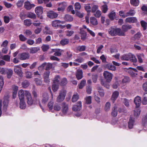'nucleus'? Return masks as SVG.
<instances>
[{
    "label": "nucleus",
    "mask_w": 147,
    "mask_h": 147,
    "mask_svg": "<svg viewBox=\"0 0 147 147\" xmlns=\"http://www.w3.org/2000/svg\"><path fill=\"white\" fill-rule=\"evenodd\" d=\"M103 75L106 81L105 82L102 81L101 82V84L102 85L104 86L107 88H109V86L108 82H109L111 81L113 74L107 71H104L103 73Z\"/></svg>",
    "instance_id": "nucleus-1"
},
{
    "label": "nucleus",
    "mask_w": 147,
    "mask_h": 147,
    "mask_svg": "<svg viewBox=\"0 0 147 147\" xmlns=\"http://www.w3.org/2000/svg\"><path fill=\"white\" fill-rule=\"evenodd\" d=\"M108 32L109 34L112 36H115L117 35L120 36H125V33L122 31L119 28L115 27H111L109 29Z\"/></svg>",
    "instance_id": "nucleus-2"
},
{
    "label": "nucleus",
    "mask_w": 147,
    "mask_h": 147,
    "mask_svg": "<svg viewBox=\"0 0 147 147\" xmlns=\"http://www.w3.org/2000/svg\"><path fill=\"white\" fill-rule=\"evenodd\" d=\"M121 58L122 60L128 61L130 60L131 61L136 63L137 61L135 56L131 53L125 54L121 57Z\"/></svg>",
    "instance_id": "nucleus-3"
},
{
    "label": "nucleus",
    "mask_w": 147,
    "mask_h": 147,
    "mask_svg": "<svg viewBox=\"0 0 147 147\" xmlns=\"http://www.w3.org/2000/svg\"><path fill=\"white\" fill-rule=\"evenodd\" d=\"M66 92L65 90H62L59 93V95L57 97L56 101L57 102H61L63 101L65 98Z\"/></svg>",
    "instance_id": "nucleus-4"
},
{
    "label": "nucleus",
    "mask_w": 147,
    "mask_h": 147,
    "mask_svg": "<svg viewBox=\"0 0 147 147\" xmlns=\"http://www.w3.org/2000/svg\"><path fill=\"white\" fill-rule=\"evenodd\" d=\"M30 55L28 53H20L18 55V57L19 59L21 60H24L29 58Z\"/></svg>",
    "instance_id": "nucleus-5"
},
{
    "label": "nucleus",
    "mask_w": 147,
    "mask_h": 147,
    "mask_svg": "<svg viewBox=\"0 0 147 147\" xmlns=\"http://www.w3.org/2000/svg\"><path fill=\"white\" fill-rule=\"evenodd\" d=\"M29 92L28 91L23 90L22 89L20 90L18 92V94L19 98L20 100H24V95L26 97L27 95V93H28Z\"/></svg>",
    "instance_id": "nucleus-6"
},
{
    "label": "nucleus",
    "mask_w": 147,
    "mask_h": 147,
    "mask_svg": "<svg viewBox=\"0 0 147 147\" xmlns=\"http://www.w3.org/2000/svg\"><path fill=\"white\" fill-rule=\"evenodd\" d=\"M57 5L58 6L57 10L59 11H64L67 5V3L65 2L58 3Z\"/></svg>",
    "instance_id": "nucleus-7"
},
{
    "label": "nucleus",
    "mask_w": 147,
    "mask_h": 147,
    "mask_svg": "<svg viewBox=\"0 0 147 147\" xmlns=\"http://www.w3.org/2000/svg\"><path fill=\"white\" fill-rule=\"evenodd\" d=\"M35 12L38 16V17L40 19L42 18V17L41 16L43 12V8L42 7L39 6L36 7L35 9Z\"/></svg>",
    "instance_id": "nucleus-8"
},
{
    "label": "nucleus",
    "mask_w": 147,
    "mask_h": 147,
    "mask_svg": "<svg viewBox=\"0 0 147 147\" xmlns=\"http://www.w3.org/2000/svg\"><path fill=\"white\" fill-rule=\"evenodd\" d=\"M14 71L15 73L20 76H22L23 73L20 66L19 65H16L14 66Z\"/></svg>",
    "instance_id": "nucleus-9"
},
{
    "label": "nucleus",
    "mask_w": 147,
    "mask_h": 147,
    "mask_svg": "<svg viewBox=\"0 0 147 147\" xmlns=\"http://www.w3.org/2000/svg\"><path fill=\"white\" fill-rule=\"evenodd\" d=\"M49 89L50 90V92L51 94V100L49 101L47 105V106L49 109L51 110L53 109V93L51 91V88L50 87L49 88Z\"/></svg>",
    "instance_id": "nucleus-10"
},
{
    "label": "nucleus",
    "mask_w": 147,
    "mask_h": 147,
    "mask_svg": "<svg viewBox=\"0 0 147 147\" xmlns=\"http://www.w3.org/2000/svg\"><path fill=\"white\" fill-rule=\"evenodd\" d=\"M58 16V14L57 13L53 11H48L47 13V16L49 18L53 19L56 18Z\"/></svg>",
    "instance_id": "nucleus-11"
},
{
    "label": "nucleus",
    "mask_w": 147,
    "mask_h": 147,
    "mask_svg": "<svg viewBox=\"0 0 147 147\" xmlns=\"http://www.w3.org/2000/svg\"><path fill=\"white\" fill-rule=\"evenodd\" d=\"M62 107V112L63 114H66L68 111V105L65 102H63L61 104Z\"/></svg>",
    "instance_id": "nucleus-12"
},
{
    "label": "nucleus",
    "mask_w": 147,
    "mask_h": 147,
    "mask_svg": "<svg viewBox=\"0 0 147 147\" xmlns=\"http://www.w3.org/2000/svg\"><path fill=\"white\" fill-rule=\"evenodd\" d=\"M27 95L26 96L27 100V103L28 105H32L33 103V100L31 96V94L29 92L26 94Z\"/></svg>",
    "instance_id": "nucleus-13"
},
{
    "label": "nucleus",
    "mask_w": 147,
    "mask_h": 147,
    "mask_svg": "<svg viewBox=\"0 0 147 147\" xmlns=\"http://www.w3.org/2000/svg\"><path fill=\"white\" fill-rule=\"evenodd\" d=\"M49 99V96L46 92L43 93L42 95V103H45L47 102Z\"/></svg>",
    "instance_id": "nucleus-14"
},
{
    "label": "nucleus",
    "mask_w": 147,
    "mask_h": 147,
    "mask_svg": "<svg viewBox=\"0 0 147 147\" xmlns=\"http://www.w3.org/2000/svg\"><path fill=\"white\" fill-rule=\"evenodd\" d=\"M134 102L136 105V107L139 108L141 103V97L139 96L136 97L134 100Z\"/></svg>",
    "instance_id": "nucleus-15"
},
{
    "label": "nucleus",
    "mask_w": 147,
    "mask_h": 147,
    "mask_svg": "<svg viewBox=\"0 0 147 147\" xmlns=\"http://www.w3.org/2000/svg\"><path fill=\"white\" fill-rule=\"evenodd\" d=\"M82 107V102L81 101H78L76 105H74L72 107V110L74 111L80 110Z\"/></svg>",
    "instance_id": "nucleus-16"
},
{
    "label": "nucleus",
    "mask_w": 147,
    "mask_h": 147,
    "mask_svg": "<svg viewBox=\"0 0 147 147\" xmlns=\"http://www.w3.org/2000/svg\"><path fill=\"white\" fill-rule=\"evenodd\" d=\"M24 7L27 10H30L32 8L35 7V5L33 4H31L29 1H26L24 3Z\"/></svg>",
    "instance_id": "nucleus-17"
},
{
    "label": "nucleus",
    "mask_w": 147,
    "mask_h": 147,
    "mask_svg": "<svg viewBox=\"0 0 147 147\" xmlns=\"http://www.w3.org/2000/svg\"><path fill=\"white\" fill-rule=\"evenodd\" d=\"M84 61V59L82 57H80L75 59L73 62V65L78 66L80 64L78 63H81Z\"/></svg>",
    "instance_id": "nucleus-18"
},
{
    "label": "nucleus",
    "mask_w": 147,
    "mask_h": 147,
    "mask_svg": "<svg viewBox=\"0 0 147 147\" xmlns=\"http://www.w3.org/2000/svg\"><path fill=\"white\" fill-rule=\"evenodd\" d=\"M137 19L135 17H128L126 18L125 20L126 22H128L130 23H133L136 22Z\"/></svg>",
    "instance_id": "nucleus-19"
},
{
    "label": "nucleus",
    "mask_w": 147,
    "mask_h": 147,
    "mask_svg": "<svg viewBox=\"0 0 147 147\" xmlns=\"http://www.w3.org/2000/svg\"><path fill=\"white\" fill-rule=\"evenodd\" d=\"M50 74V72L49 71H47L45 72L43 75V77L44 79V81L46 83H48L49 81V76Z\"/></svg>",
    "instance_id": "nucleus-20"
},
{
    "label": "nucleus",
    "mask_w": 147,
    "mask_h": 147,
    "mask_svg": "<svg viewBox=\"0 0 147 147\" xmlns=\"http://www.w3.org/2000/svg\"><path fill=\"white\" fill-rule=\"evenodd\" d=\"M9 103L8 98L7 97H5L4 98V100L3 101V109L5 111Z\"/></svg>",
    "instance_id": "nucleus-21"
},
{
    "label": "nucleus",
    "mask_w": 147,
    "mask_h": 147,
    "mask_svg": "<svg viewBox=\"0 0 147 147\" xmlns=\"http://www.w3.org/2000/svg\"><path fill=\"white\" fill-rule=\"evenodd\" d=\"M90 23L93 26H96L98 24L97 19L94 17H91L90 18Z\"/></svg>",
    "instance_id": "nucleus-22"
},
{
    "label": "nucleus",
    "mask_w": 147,
    "mask_h": 147,
    "mask_svg": "<svg viewBox=\"0 0 147 147\" xmlns=\"http://www.w3.org/2000/svg\"><path fill=\"white\" fill-rule=\"evenodd\" d=\"M52 51L53 52H55L54 55L55 56H59L61 55V53L63 51L59 49H52Z\"/></svg>",
    "instance_id": "nucleus-23"
},
{
    "label": "nucleus",
    "mask_w": 147,
    "mask_h": 147,
    "mask_svg": "<svg viewBox=\"0 0 147 147\" xmlns=\"http://www.w3.org/2000/svg\"><path fill=\"white\" fill-rule=\"evenodd\" d=\"M119 95V92L118 91H115L113 92L111 98V100H112L113 103H114V101L117 99Z\"/></svg>",
    "instance_id": "nucleus-24"
},
{
    "label": "nucleus",
    "mask_w": 147,
    "mask_h": 147,
    "mask_svg": "<svg viewBox=\"0 0 147 147\" xmlns=\"http://www.w3.org/2000/svg\"><path fill=\"white\" fill-rule=\"evenodd\" d=\"M105 67L108 69L112 71H114L116 69L115 66L110 63L106 64L105 65Z\"/></svg>",
    "instance_id": "nucleus-25"
},
{
    "label": "nucleus",
    "mask_w": 147,
    "mask_h": 147,
    "mask_svg": "<svg viewBox=\"0 0 147 147\" xmlns=\"http://www.w3.org/2000/svg\"><path fill=\"white\" fill-rule=\"evenodd\" d=\"M18 86L13 85L12 86V88L13 89V97L15 98L16 96L17 91L18 90Z\"/></svg>",
    "instance_id": "nucleus-26"
},
{
    "label": "nucleus",
    "mask_w": 147,
    "mask_h": 147,
    "mask_svg": "<svg viewBox=\"0 0 147 147\" xmlns=\"http://www.w3.org/2000/svg\"><path fill=\"white\" fill-rule=\"evenodd\" d=\"M76 76L78 80H79L83 78L82 71L81 70H78L77 71Z\"/></svg>",
    "instance_id": "nucleus-27"
},
{
    "label": "nucleus",
    "mask_w": 147,
    "mask_h": 147,
    "mask_svg": "<svg viewBox=\"0 0 147 147\" xmlns=\"http://www.w3.org/2000/svg\"><path fill=\"white\" fill-rule=\"evenodd\" d=\"M134 123V119L132 117H130L128 123V126L129 129H132L133 127Z\"/></svg>",
    "instance_id": "nucleus-28"
},
{
    "label": "nucleus",
    "mask_w": 147,
    "mask_h": 147,
    "mask_svg": "<svg viewBox=\"0 0 147 147\" xmlns=\"http://www.w3.org/2000/svg\"><path fill=\"white\" fill-rule=\"evenodd\" d=\"M131 26L130 25H123L122 26V31L125 33V32L127 31L128 30L131 29Z\"/></svg>",
    "instance_id": "nucleus-29"
},
{
    "label": "nucleus",
    "mask_w": 147,
    "mask_h": 147,
    "mask_svg": "<svg viewBox=\"0 0 147 147\" xmlns=\"http://www.w3.org/2000/svg\"><path fill=\"white\" fill-rule=\"evenodd\" d=\"M91 12L92 13H95L96 11L98 10V6L97 5L92 3L91 4Z\"/></svg>",
    "instance_id": "nucleus-30"
},
{
    "label": "nucleus",
    "mask_w": 147,
    "mask_h": 147,
    "mask_svg": "<svg viewBox=\"0 0 147 147\" xmlns=\"http://www.w3.org/2000/svg\"><path fill=\"white\" fill-rule=\"evenodd\" d=\"M40 49L38 47H32L30 49V53H35L39 51Z\"/></svg>",
    "instance_id": "nucleus-31"
},
{
    "label": "nucleus",
    "mask_w": 147,
    "mask_h": 147,
    "mask_svg": "<svg viewBox=\"0 0 147 147\" xmlns=\"http://www.w3.org/2000/svg\"><path fill=\"white\" fill-rule=\"evenodd\" d=\"M138 61L139 63H143V59L144 58V55L143 54H139L137 55Z\"/></svg>",
    "instance_id": "nucleus-32"
},
{
    "label": "nucleus",
    "mask_w": 147,
    "mask_h": 147,
    "mask_svg": "<svg viewBox=\"0 0 147 147\" xmlns=\"http://www.w3.org/2000/svg\"><path fill=\"white\" fill-rule=\"evenodd\" d=\"M59 20H55L53 21L51 23V25L53 27H59Z\"/></svg>",
    "instance_id": "nucleus-33"
},
{
    "label": "nucleus",
    "mask_w": 147,
    "mask_h": 147,
    "mask_svg": "<svg viewBox=\"0 0 147 147\" xmlns=\"http://www.w3.org/2000/svg\"><path fill=\"white\" fill-rule=\"evenodd\" d=\"M64 19L67 21L71 22L73 20V18L70 15H66L64 18Z\"/></svg>",
    "instance_id": "nucleus-34"
},
{
    "label": "nucleus",
    "mask_w": 147,
    "mask_h": 147,
    "mask_svg": "<svg viewBox=\"0 0 147 147\" xmlns=\"http://www.w3.org/2000/svg\"><path fill=\"white\" fill-rule=\"evenodd\" d=\"M80 33L81 34V39L83 40H84L86 38V32L83 30L82 28L80 29Z\"/></svg>",
    "instance_id": "nucleus-35"
},
{
    "label": "nucleus",
    "mask_w": 147,
    "mask_h": 147,
    "mask_svg": "<svg viewBox=\"0 0 147 147\" xmlns=\"http://www.w3.org/2000/svg\"><path fill=\"white\" fill-rule=\"evenodd\" d=\"M115 12L113 11L109 13V17L111 20H113L115 18Z\"/></svg>",
    "instance_id": "nucleus-36"
},
{
    "label": "nucleus",
    "mask_w": 147,
    "mask_h": 147,
    "mask_svg": "<svg viewBox=\"0 0 147 147\" xmlns=\"http://www.w3.org/2000/svg\"><path fill=\"white\" fill-rule=\"evenodd\" d=\"M131 4L134 6H138L139 3V0H130Z\"/></svg>",
    "instance_id": "nucleus-37"
},
{
    "label": "nucleus",
    "mask_w": 147,
    "mask_h": 147,
    "mask_svg": "<svg viewBox=\"0 0 147 147\" xmlns=\"http://www.w3.org/2000/svg\"><path fill=\"white\" fill-rule=\"evenodd\" d=\"M20 107L22 109H24L26 107V104L24 100H20Z\"/></svg>",
    "instance_id": "nucleus-38"
},
{
    "label": "nucleus",
    "mask_w": 147,
    "mask_h": 147,
    "mask_svg": "<svg viewBox=\"0 0 147 147\" xmlns=\"http://www.w3.org/2000/svg\"><path fill=\"white\" fill-rule=\"evenodd\" d=\"M44 33L46 34H52L53 32L50 30V28L47 26L45 27L44 30Z\"/></svg>",
    "instance_id": "nucleus-39"
},
{
    "label": "nucleus",
    "mask_w": 147,
    "mask_h": 147,
    "mask_svg": "<svg viewBox=\"0 0 147 147\" xmlns=\"http://www.w3.org/2000/svg\"><path fill=\"white\" fill-rule=\"evenodd\" d=\"M13 73V70L10 69H8L7 71L6 74L7 75V78H11Z\"/></svg>",
    "instance_id": "nucleus-40"
},
{
    "label": "nucleus",
    "mask_w": 147,
    "mask_h": 147,
    "mask_svg": "<svg viewBox=\"0 0 147 147\" xmlns=\"http://www.w3.org/2000/svg\"><path fill=\"white\" fill-rule=\"evenodd\" d=\"M141 111L138 108L136 107L134 110V115L135 117L138 116L140 114Z\"/></svg>",
    "instance_id": "nucleus-41"
},
{
    "label": "nucleus",
    "mask_w": 147,
    "mask_h": 147,
    "mask_svg": "<svg viewBox=\"0 0 147 147\" xmlns=\"http://www.w3.org/2000/svg\"><path fill=\"white\" fill-rule=\"evenodd\" d=\"M136 13L134 9H131L126 13L127 17L129 16H133Z\"/></svg>",
    "instance_id": "nucleus-42"
},
{
    "label": "nucleus",
    "mask_w": 147,
    "mask_h": 147,
    "mask_svg": "<svg viewBox=\"0 0 147 147\" xmlns=\"http://www.w3.org/2000/svg\"><path fill=\"white\" fill-rule=\"evenodd\" d=\"M79 98L78 95L77 93L74 94L73 95L72 98V101L73 102L76 101Z\"/></svg>",
    "instance_id": "nucleus-43"
},
{
    "label": "nucleus",
    "mask_w": 147,
    "mask_h": 147,
    "mask_svg": "<svg viewBox=\"0 0 147 147\" xmlns=\"http://www.w3.org/2000/svg\"><path fill=\"white\" fill-rule=\"evenodd\" d=\"M59 88V84L53 83L52 86V89L54 92H55Z\"/></svg>",
    "instance_id": "nucleus-44"
},
{
    "label": "nucleus",
    "mask_w": 147,
    "mask_h": 147,
    "mask_svg": "<svg viewBox=\"0 0 147 147\" xmlns=\"http://www.w3.org/2000/svg\"><path fill=\"white\" fill-rule=\"evenodd\" d=\"M27 17L31 19H35L36 18V16L34 13L30 12L27 14Z\"/></svg>",
    "instance_id": "nucleus-45"
},
{
    "label": "nucleus",
    "mask_w": 147,
    "mask_h": 147,
    "mask_svg": "<svg viewBox=\"0 0 147 147\" xmlns=\"http://www.w3.org/2000/svg\"><path fill=\"white\" fill-rule=\"evenodd\" d=\"M24 25L26 26H29L32 24L31 20L30 19H26L24 21Z\"/></svg>",
    "instance_id": "nucleus-46"
},
{
    "label": "nucleus",
    "mask_w": 147,
    "mask_h": 147,
    "mask_svg": "<svg viewBox=\"0 0 147 147\" xmlns=\"http://www.w3.org/2000/svg\"><path fill=\"white\" fill-rule=\"evenodd\" d=\"M92 7L90 5V4L86 5L85 7L86 10L88 13H90L91 11Z\"/></svg>",
    "instance_id": "nucleus-47"
},
{
    "label": "nucleus",
    "mask_w": 147,
    "mask_h": 147,
    "mask_svg": "<svg viewBox=\"0 0 147 147\" xmlns=\"http://www.w3.org/2000/svg\"><path fill=\"white\" fill-rule=\"evenodd\" d=\"M101 15V11L99 10H98L95 12V13L94 14V15L96 18H100Z\"/></svg>",
    "instance_id": "nucleus-48"
},
{
    "label": "nucleus",
    "mask_w": 147,
    "mask_h": 147,
    "mask_svg": "<svg viewBox=\"0 0 147 147\" xmlns=\"http://www.w3.org/2000/svg\"><path fill=\"white\" fill-rule=\"evenodd\" d=\"M108 9V6L106 4L103 5L102 6V10L104 13H106Z\"/></svg>",
    "instance_id": "nucleus-49"
},
{
    "label": "nucleus",
    "mask_w": 147,
    "mask_h": 147,
    "mask_svg": "<svg viewBox=\"0 0 147 147\" xmlns=\"http://www.w3.org/2000/svg\"><path fill=\"white\" fill-rule=\"evenodd\" d=\"M86 48V47L85 46L82 45L79 46L77 48V49L78 50L80 51H84Z\"/></svg>",
    "instance_id": "nucleus-50"
},
{
    "label": "nucleus",
    "mask_w": 147,
    "mask_h": 147,
    "mask_svg": "<svg viewBox=\"0 0 147 147\" xmlns=\"http://www.w3.org/2000/svg\"><path fill=\"white\" fill-rule=\"evenodd\" d=\"M10 57L8 55H5L2 57V59L5 61L9 62L10 61Z\"/></svg>",
    "instance_id": "nucleus-51"
},
{
    "label": "nucleus",
    "mask_w": 147,
    "mask_h": 147,
    "mask_svg": "<svg viewBox=\"0 0 147 147\" xmlns=\"http://www.w3.org/2000/svg\"><path fill=\"white\" fill-rule=\"evenodd\" d=\"M141 24L142 27L143 28L144 30H146V29L147 23L145 22L144 21L142 20L141 21Z\"/></svg>",
    "instance_id": "nucleus-52"
},
{
    "label": "nucleus",
    "mask_w": 147,
    "mask_h": 147,
    "mask_svg": "<svg viewBox=\"0 0 147 147\" xmlns=\"http://www.w3.org/2000/svg\"><path fill=\"white\" fill-rule=\"evenodd\" d=\"M86 83L85 80H83L79 85V88L80 89H82Z\"/></svg>",
    "instance_id": "nucleus-53"
},
{
    "label": "nucleus",
    "mask_w": 147,
    "mask_h": 147,
    "mask_svg": "<svg viewBox=\"0 0 147 147\" xmlns=\"http://www.w3.org/2000/svg\"><path fill=\"white\" fill-rule=\"evenodd\" d=\"M69 40L67 39H63L60 41V44L62 45H64L69 43Z\"/></svg>",
    "instance_id": "nucleus-54"
},
{
    "label": "nucleus",
    "mask_w": 147,
    "mask_h": 147,
    "mask_svg": "<svg viewBox=\"0 0 147 147\" xmlns=\"http://www.w3.org/2000/svg\"><path fill=\"white\" fill-rule=\"evenodd\" d=\"M26 76V78H30L32 77V73L30 71H26L25 73Z\"/></svg>",
    "instance_id": "nucleus-55"
},
{
    "label": "nucleus",
    "mask_w": 147,
    "mask_h": 147,
    "mask_svg": "<svg viewBox=\"0 0 147 147\" xmlns=\"http://www.w3.org/2000/svg\"><path fill=\"white\" fill-rule=\"evenodd\" d=\"M34 80L37 85L40 86L42 85V82L38 78H35L34 79Z\"/></svg>",
    "instance_id": "nucleus-56"
},
{
    "label": "nucleus",
    "mask_w": 147,
    "mask_h": 147,
    "mask_svg": "<svg viewBox=\"0 0 147 147\" xmlns=\"http://www.w3.org/2000/svg\"><path fill=\"white\" fill-rule=\"evenodd\" d=\"M60 78L59 76H57L55 78L53 81V83L59 84Z\"/></svg>",
    "instance_id": "nucleus-57"
},
{
    "label": "nucleus",
    "mask_w": 147,
    "mask_h": 147,
    "mask_svg": "<svg viewBox=\"0 0 147 147\" xmlns=\"http://www.w3.org/2000/svg\"><path fill=\"white\" fill-rule=\"evenodd\" d=\"M91 97L90 96H87L85 98L86 103L87 104H89L91 103Z\"/></svg>",
    "instance_id": "nucleus-58"
},
{
    "label": "nucleus",
    "mask_w": 147,
    "mask_h": 147,
    "mask_svg": "<svg viewBox=\"0 0 147 147\" xmlns=\"http://www.w3.org/2000/svg\"><path fill=\"white\" fill-rule=\"evenodd\" d=\"M10 19V18L7 16H5L3 17V20L4 22L6 24H7L9 23Z\"/></svg>",
    "instance_id": "nucleus-59"
},
{
    "label": "nucleus",
    "mask_w": 147,
    "mask_h": 147,
    "mask_svg": "<svg viewBox=\"0 0 147 147\" xmlns=\"http://www.w3.org/2000/svg\"><path fill=\"white\" fill-rule=\"evenodd\" d=\"M41 48L43 51H45L49 49V46L47 45H43L41 47Z\"/></svg>",
    "instance_id": "nucleus-60"
},
{
    "label": "nucleus",
    "mask_w": 147,
    "mask_h": 147,
    "mask_svg": "<svg viewBox=\"0 0 147 147\" xmlns=\"http://www.w3.org/2000/svg\"><path fill=\"white\" fill-rule=\"evenodd\" d=\"M111 106V104L109 102H107L105 105V110L106 111H109L110 109Z\"/></svg>",
    "instance_id": "nucleus-61"
},
{
    "label": "nucleus",
    "mask_w": 147,
    "mask_h": 147,
    "mask_svg": "<svg viewBox=\"0 0 147 147\" xmlns=\"http://www.w3.org/2000/svg\"><path fill=\"white\" fill-rule=\"evenodd\" d=\"M54 109L56 111H59L61 109V107L59 105L55 104L54 106Z\"/></svg>",
    "instance_id": "nucleus-62"
},
{
    "label": "nucleus",
    "mask_w": 147,
    "mask_h": 147,
    "mask_svg": "<svg viewBox=\"0 0 147 147\" xmlns=\"http://www.w3.org/2000/svg\"><path fill=\"white\" fill-rule=\"evenodd\" d=\"M22 85L24 88H26L29 85V82L27 80L24 81L22 82Z\"/></svg>",
    "instance_id": "nucleus-63"
},
{
    "label": "nucleus",
    "mask_w": 147,
    "mask_h": 147,
    "mask_svg": "<svg viewBox=\"0 0 147 147\" xmlns=\"http://www.w3.org/2000/svg\"><path fill=\"white\" fill-rule=\"evenodd\" d=\"M81 8L80 4L78 2H76L75 4V8L76 11L80 10Z\"/></svg>",
    "instance_id": "nucleus-64"
}]
</instances>
